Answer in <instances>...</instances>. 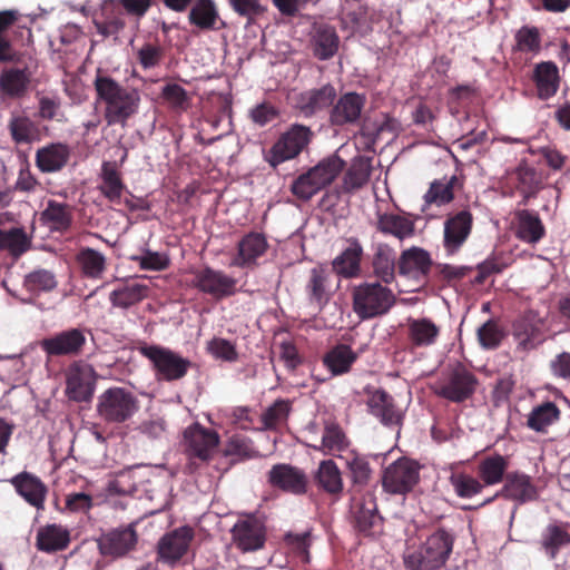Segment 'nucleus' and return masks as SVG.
Here are the masks:
<instances>
[{"mask_svg":"<svg viewBox=\"0 0 570 570\" xmlns=\"http://www.w3.org/2000/svg\"><path fill=\"white\" fill-rule=\"evenodd\" d=\"M137 542V531L132 525H128L104 534L98 541V547L101 554L119 558L134 550Z\"/></svg>","mask_w":570,"mask_h":570,"instance_id":"21","label":"nucleus"},{"mask_svg":"<svg viewBox=\"0 0 570 570\" xmlns=\"http://www.w3.org/2000/svg\"><path fill=\"white\" fill-rule=\"evenodd\" d=\"M508 468V459L499 453H494L484 456L478 462L476 474L485 488L505 481Z\"/></svg>","mask_w":570,"mask_h":570,"instance_id":"36","label":"nucleus"},{"mask_svg":"<svg viewBox=\"0 0 570 570\" xmlns=\"http://www.w3.org/2000/svg\"><path fill=\"white\" fill-rule=\"evenodd\" d=\"M30 245L31 240L23 228L0 229V250H7L12 256H20L30 248Z\"/></svg>","mask_w":570,"mask_h":570,"instance_id":"55","label":"nucleus"},{"mask_svg":"<svg viewBox=\"0 0 570 570\" xmlns=\"http://www.w3.org/2000/svg\"><path fill=\"white\" fill-rule=\"evenodd\" d=\"M395 303L393 291L381 282H362L352 288V307L362 321L387 314Z\"/></svg>","mask_w":570,"mask_h":570,"instance_id":"3","label":"nucleus"},{"mask_svg":"<svg viewBox=\"0 0 570 570\" xmlns=\"http://www.w3.org/2000/svg\"><path fill=\"white\" fill-rule=\"evenodd\" d=\"M17 493L36 509H43L48 489L36 475L21 472L11 479Z\"/></svg>","mask_w":570,"mask_h":570,"instance_id":"29","label":"nucleus"},{"mask_svg":"<svg viewBox=\"0 0 570 570\" xmlns=\"http://www.w3.org/2000/svg\"><path fill=\"white\" fill-rule=\"evenodd\" d=\"M11 140L18 146H29L41 140L40 125L29 116L12 115L7 125Z\"/></svg>","mask_w":570,"mask_h":570,"instance_id":"32","label":"nucleus"},{"mask_svg":"<svg viewBox=\"0 0 570 570\" xmlns=\"http://www.w3.org/2000/svg\"><path fill=\"white\" fill-rule=\"evenodd\" d=\"M455 535L452 531L438 528L414 550L404 556L407 570H439L443 568L453 551Z\"/></svg>","mask_w":570,"mask_h":570,"instance_id":"2","label":"nucleus"},{"mask_svg":"<svg viewBox=\"0 0 570 570\" xmlns=\"http://www.w3.org/2000/svg\"><path fill=\"white\" fill-rule=\"evenodd\" d=\"M372 166L368 158L356 157L344 174L343 188L352 191L362 188L371 177Z\"/></svg>","mask_w":570,"mask_h":570,"instance_id":"51","label":"nucleus"},{"mask_svg":"<svg viewBox=\"0 0 570 570\" xmlns=\"http://www.w3.org/2000/svg\"><path fill=\"white\" fill-rule=\"evenodd\" d=\"M139 353L151 362L157 377L167 382L183 379L191 366L188 358L159 345L145 344Z\"/></svg>","mask_w":570,"mask_h":570,"instance_id":"9","label":"nucleus"},{"mask_svg":"<svg viewBox=\"0 0 570 570\" xmlns=\"http://www.w3.org/2000/svg\"><path fill=\"white\" fill-rule=\"evenodd\" d=\"M101 17V20H95V27L104 37L116 36L125 28L122 13L114 0H106L102 3Z\"/></svg>","mask_w":570,"mask_h":570,"instance_id":"46","label":"nucleus"},{"mask_svg":"<svg viewBox=\"0 0 570 570\" xmlns=\"http://www.w3.org/2000/svg\"><path fill=\"white\" fill-rule=\"evenodd\" d=\"M268 248L266 237L256 232L246 234L237 244V254L230 265L239 268H254L257 259L262 257Z\"/></svg>","mask_w":570,"mask_h":570,"instance_id":"25","label":"nucleus"},{"mask_svg":"<svg viewBox=\"0 0 570 570\" xmlns=\"http://www.w3.org/2000/svg\"><path fill=\"white\" fill-rule=\"evenodd\" d=\"M126 186L120 177L119 171L105 163L101 169L100 193L112 204L120 205L121 196Z\"/></svg>","mask_w":570,"mask_h":570,"instance_id":"49","label":"nucleus"},{"mask_svg":"<svg viewBox=\"0 0 570 570\" xmlns=\"http://www.w3.org/2000/svg\"><path fill=\"white\" fill-rule=\"evenodd\" d=\"M463 181L456 175L444 176L441 179H434L423 196L424 204L422 212L426 213L431 206H445L453 202L455 191L462 189Z\"/></svg>","mask_w":570,"mask_h":570,"instance_id":"26","label":"nucleus"},{"mask_svg":"<svg viewBox=\"0 0 570 570\" xmlns=\"http://www.w3.org/2000/svg\"><path fill=\"white\" fill-rule=\"evenodd\" d=\"M376 229L383 234L393 235L399 239L412 236L414 223L395 214H382L377 218Z\"/></svg>","mask_w":570,"mask_h":570,"instance_id":"52","label":"nucleus"},{"mask_svg":"<svg viewBox=\"0 0 570 570\" xmlns=\"http://www.w3.org/2000/svg\"><path fill=\"white\" fill-rule=\"evenodd\" d=\"M373 274L382 283L391 284L395 278L396 253L386 244H380L373 255Z\"/></svg>","mask_w":570,"mask_h":570,"instance_id":"44","label":"nucleus"},{"mask_svg":"<svg viewBox=\"0 0 570 570\" xmlns=\"http://www.w3.org/2000/svg\"><path fill=\"white\" fill-rule=\"evenodd\" d=\"M76 262L87 278L98 279L106 271L105 255L90 247L81 248L76 256Z\"/></svg>","mask_w":570,"mask_h":570,"instance_id":"50","label":"nucleus"},{"mask_svg":"<svg viewBox=\"0 0 570 570\" xmlns=\"http://www.w3.org/2000/svg\"><path fill=\"white\" fill-rule=\"evenodd\" d=\"M539 333V327L534 324L533 320L528 316H522L512 324V335L518 346L523 351H529L537 346Z\"/></svg>","mask_w":570,"mask_h":570,"instance_id":"54","label":"nucleus"},{"mask_svg":"<svg viewBox=\"0 0 570 570\" xmlns=\"http://www.w3.org/2000/svg\"><path fill=\"white\" fill-rule=\"evenodd\" d=\"M478 384V377L464 365L458 363L443 372L431 385V390L436 396L452 403H463L473 396Z\"/></svg>","mask_w":570,"mask_h":570,"instance_id":"5","label":"nucleus"},{"mask_svg":"<svg viewBox=\"0 0 570 570\" xmlns=\"http://www.w3.org/2000/svg\"><path fill=\"white\" fill-rule=\"evenodd\" d=\"M87 343L86 334L80 328H68L40 341V347L48 357L77 356Z\"/></svg>","mask_w":570,"mask_h":570,"instance_id":"14","label":"nucleus"},{"mask_svg":"<svg viewBox=\"0 0 570 570\" xmlns=\"http://www.w3.org/2000/svg\"><path fill=\"white\" fill-rule=\"evenodd\" d=\"M163 56L161 47L151 43H145L137 52V59L144 69L158 66Z\"/></svg>","mask_w":570,"mask_h":570,"instance_id":"64","label":"nucleus"},{"mask_svg":"<svg viewBox=\"0 0 570 570\" xmlns=\"http://www.w3.org/2000/svg\"><path fill=\"white\" fill-rule=\"evenodd\" d=\"M305 289L312 304L320 307L326 304L330 299V273L322 266L312 268Z\"/></svg>","mask_w":570,"mask_h":570,"instance_id":"45","label":"nucleus"},{"mask_svg":"<svg viewBox=\"0 0 570 570\" xmlns=\"http://www.w3.org/2000/svg\"><path fill=\"white\" fill-rule=\"evenodd\" d=\"M235 547L242 552L259 550L266 541L264 522L254 514L239 519L230 530Z\"/></svg>","mask_w":570,"mask_h":570,"instance_id":"13","label":"nucleus"},{"mask_svg":"<svg viewBox=\"0 0 570 570\" xmlns=\"http://www.w3.org/2000/svg\"><path fill=\"white\" fill-rule=\"evenodd\" d=\"M337 97L333 85L326 83L320 88H313L299 94L297 98V108L305 116H313L325 109H331Z\"/></svg>","mask_w":570,"mask_h":570,"instance_id":"27","label":"nucleus"},{"mask_svg":"<svg viewBox=\"0 0 570 570\" xmlns=\"http://www.w3.org/2000/svg\"><path fill=\"white\" fill-rule=\"evenodd\" d=\"M476 335L483 348L494 350L501 344L504 333L497 321L489 320L478 328Z\"/></svg>","mask_w":570,"mask_h":570,"instance_id":"59","label":"nucleus"},{"mask_svg":"<svg viewBox=\"0 0 570 570\" xmlns=\"http://www.w3.org/2000/svg\"><path fill=\"white\" fill-rule=\"evenodd\" d=\"M194 537V529L189 525L179 527L163 535L157 546L159 560L167 563L180 560L187 553Z\"/></svg>","mask_w":570,"mask_h":570,"instance_id":"17","label":"nucleus"},{"mask_svg":"<svg viewBox=\"0 0 570 570\" xmlns=\"http://www.w3.org/2000/svg\"><path fill=\"white\" fill-rule=\"evenodd\" d=\"M366 105V96L348 91L336 97L330 109L328 121L332 126L344 127L357 125Z\"/></svg>","mask_w":570,"mask_h":570,"instance_id":"15","label":"nucleus"},{"mask_svg":"<svg viewBox=\"0 0 570 570\" xmlns=\"http://www.w3.org/2000/svg\"><path fill=\"white\" fill-rule=\"evenodd\" d=\"M71 542L70 531L57 523L40 527L36 535V547L46 553H56L66 550Z\"/></svg>","mask_w":570,"mask_h":570,"instance_id":"30","label":"nucleus"},{"mask_svg":"<svg viewBox=\"0 0 570 570\" xmlns=\"http://www.w3.org/2000/svg\"><path fill=\"white\" fill-rule=\"evenodd\" d=\"M533 81L540 99L553 97L559 89V69L552 61H542L534 67Z\"/></svg>","mask_w":570,"mask_h":570,"instance_id":"37","label":"nucleus"},{"mask_svg":"<svg viewBox=\"0 0 570 570\" xmlns=\"http://www.w3.org/2000/svg\"><path fill=\"white\" fill-rule=\"evenodd\" d=\"M515 47L522 52H539L541 36L537 27L523 26L515 33Z\"/></svg>","mask_w":570,"mask_h":570,"instance_id":"61","label":"nucleus"},{"mask_svg":"<svg viewBox=\"0 0 570 570\" xmlns=\"http://www.w3.org/2000/svg\"><path fill=\"white\" fill-rule=\"evenodd\" d=\"M95 371L90 365H72L67 374L66 393L76 402H88L95 390Z\"/></svg>","mask_w":570,"mask_h":570,"instance_id":"20","label":"nucleus"},{"mask_svg":"<svg viewBox=\"0 0 570 570\" xmlns=\"http://www.w3.org/2000/svg\"><path fill=\"white\" fill-rule=\"evenodd\" d=\"M568 523H550L541 533L540 547L549 559L554 560L559 551L570 544Z\"/></svg>","mask_w":570,"mask_h":570,"instance_id":"42","label":"nucleus"},{"mask_svg":"<svg viewBox=\"0 0 570 570\" xmlns=\"http://www.w3.org/2000/svg\"><path fill=\"white\" fill-rule=\"evenodd\" d=\"M515 236L528 244H537L546 235L544 225L538 213L521 209L515 213Z\"/></svg>","mask_w":570,"mask_h":570,"instance_id":"34","label":"nucleus"},{"mask_svg":"<svg viewBox=\"0 0 570 570\" xmlns=\"http://www.w3.org/2000/svg\"><path fill=\"white\" fill-rule=\"evenodd\" d=\"M138 410L139 401L137 396L126 387H109L98 396L97 414L108 424L125 423Z\"/></svg>","mask_w":570,"mask_h":570,"instance_id":"6","label":"nucleus"},{"mask_svg":"<svg viewBox=\"0 0 570 570\" xmlns=\"http://www.w3.org/2000/svg\"><path fill=\"white\" fill-rule=\"evenodd\" d=\"M432 266L430 254L419 247L404 250L397 262L399 274L417 281L425 279Z\"/></svg>","mask_w":570,"mask_h":570,"instance_id":"28","label":"nucleus"},{"mask_svg":"<svg viewBox=\"0 0 570 570\" xmlns=\"http://www.w3.org/2000/svg\"><path fill=\"white\" fill-rule=\"evenodd\" d=\"M23 286L30 293L50 292L56 288L57 279L50 271L36 269L24 277Z\"/></svg>","mask_w":570,"mask_h":570,"instance_id":"58","label":"nucleus"},{"mask_svg":"<svg viewBox=\"0 0 570 570\" xmlns=\"http://www.w3.org/2000/svg\"><path fill=\"white\" fill-rule=\"evenodd\" d=\"M348 247L345 248L332 263L333 269L345 278L354 277L361 268L363 248L356 238L347 239Z\"/></svg>","mask_w":570,"mask_h":570,"instance_id":"41","label":"nucleus"},{"mask_svg":"<svg viewBox=\"0 0 570 570\" xmlns=\"http://www.w3.org/2000/svg\"><path fill=\"white\" fill-rule=\"evenodd\" d=\"M366 405L368 412L383 425H399L403 419L393 396L382 389L367 391Z\"/></svg>","mask_w":570,"mask_h":570,"instance_id":"22","label":"nucleus"},{"mask_svg":"<svg viewBox=\"0 0 570 570\" xmlns=\"http://www.w3.org/2000/svg\"><path fill=\"white\" fill-rule=\"evenodd\" d=\"M292 410L289 400L278 399L262 414V423L266 430H276L284 424Z\"/></svg>","mask_w":570,"mask_h":570,"instance_id":"57","label":"nucleus"},{"mask_svg":"<svg viewBox=\"0 0 570 570\" xmlns=\"http://www.w3.org/2000/svg\"><path fill=\"white\" fill-rule=\"evenodd\" d=\"M322 445L326 453L343 451L347 445V438L337 424H327L322 435Z\"/></svg>","mask_w":570,"mask_h":570,"instance_id":"60","label":"nucleus"},{"mask_svg":"<svg viewBox=\"0 0 570 570\" xmlns=\"http://www.w3.org/2000/svg\"><path fill=\"white\" fill-rule=\"evenodd\" d=\"M340 38L333 27L321 26L313 37L314 56L320 60H328L338 50Z\"/></svg>","mask_w":570,"mask_h":570,"instance_id":"48","label":"nucleus"},{"mask_svg":"<svg viewBox=\"0 0 570 570\" xmlns=\"http://www.w3.org/2000/svg\"><path fill=\"white\" fill-rule=\"evenodd\" d=\"M559 417V407L556 403L547 401L531 411L528 415L527 425L535 432H546L547 428L557 422Z\"/></svg>","mask_w":570,"mask_h":570,"instance_id":"53","label":"nucleus"},{"mask_svg":"<svg viewBox=\"0 0 570 570\" xmlns=\"http://www.w3.org/2000/svg\"><path fill=\"white\" fill-rule=\"evenodd\" d=\"M190 274V286L215 302H220L237 293V279L222 269L204 266L193 269Z\"/></svg>","mask_w":570,"mask_h":570,"instance_id":"8","label":"nucleus"},{"mask_svg":"<svg viewBox=\"0 0 570 570\" xmlns=\"http://www.w3.org/2000/svg\"><path fill=\"white\" fill-rule=\"evenodd\" d=\"M71 149L63 142H51L36 153V165L41 173L60 171L69 161Z\"/></svg>","mask_w":570,"mask_h":570,"instance_id":"31","label":"nucleus"},{"mask_svg":"<svg viewBox=\"0 0 570 570\" xmlns=\"http://www.w3.org/2000/svg\"><path fill=\"white\" fill-rule=\"evenodd\" d=\"M509 179L514 184L524 200L533 196L539 190L541 184L540 175L525 160L520 161L509 174Z\"/></svg>","mask_w":570,"mask_h":570,"instance_id":"43","label":"nucleus"},{"mask_svg":"<svg viewBox=\"0 0 570 570\" xmlns=\"http://www.w3.org/2000/svg\"><path fill=\"white\" fill-rule=\"evenodd\" d=\"M188 21L200 30H218V22L224 27L213 0H197L189 10Z\"/></svg>","mask_w":570,"mask_h":570,"instance_id":"40","label":"nucleus"},{"mask_svg":"<svg viewBox=\"0 0 570 570\" xmlns=\"http://www.w3.org/2000/svg\"><path fill=\"white\" fill-rule=\"evenodd\" d=\"M350 513L352 524L358 533L364 537L381 533L383 518L379 513L376 499L371 492L352 494Z\"/></svg>","mask_w":570,"mask_h":570,"instance_id":"11","label":"nucleus"},{"mask_svg":"<svg viewBox=\"0 0 570 570\" xmlns=\"http://www.w3.org/2000/svg\"><path fill=\"white\" fill-rule=\"evenodd\" d=\"M314 132L308 126L302 124L291 125L271 149L265 154V160L276 168L278 165L295 159L311 144Z\"/></svg>","mask_w":570,"mask_h":570,"instance_id":"7","label":"nucleus"},{"mask_svg":"<svg viewBox=\"0 0 570 570\" xmlns=\"http://www.w3.org/2000/svg\"><path fill=\"white\" fill-rule=\"evenodd\" d=\"M33 71L26 63L23 68H8L0 75V91L10 98L23 97L29 88Z\"/></svg>","mask_w":570,"mask_h":570,"instance_id":"33","label":"nucleus"},{"mask_svg":"<svg viewBox=\"0 0 570 570\" xmlns=\"http://www.w3.org/2000/svg\"><path fill=\"white\" fill-rule=\"evenodd\" d=\"M184 439L187 453L202 461L209 460L219 443V435L217 432L206 429L199 423H195L187 428L184 432Z\"/></svg>","mask_w":570,"mask_h":570,"instance_id":"18","label":"nucleus"},{"mask_svg":"<svg viewBox=\"0 0 570 570\" xmlns=\"http://www.w3.org/2000/svg\"><path fill=\"white\" fill-rule=\"evenodd\" d=\"M440 335V325L429 317L406 320V340L411 351L435 345Z\"/></svg>","mask_w":570,"mask_h":570,"instance_id":"23","label":"nucleus"},{"mask_svg":"<svg viewBox=\"0 0 570 570\" xmlns=\"http://www.w3.org/2000/svg\"><path fill=\"white\" fill-rule=\"evenodd\" d=\"M314 482L320 490L333 497H338L344 489L341 470L333 460L320 462Z\"/></svg>","mask_w":570,"mask_h":570,"instance_id":"38","label":"nucleus"},{"mask_svg":"<svg viewBox=\"0 0 570 570\" xmlns=\"http://www.w3.org/2000/svg\"><path fill=\"white\" fill-rule=\"evenodd\" d=\"M161 97L174 109L186 110L189 106V96L178 83H167L161 90Z\"/></svg>","mask_w":570,"mask_h":570,"instance_id":"63","label":"nucleus"},{"mask_svg":"<svg viewBox=\"0 0 570 570\" xmlns=\"http://www.w3.org/2000/svg\"><path fill=\"white\" fill-rule=\"evenodd\" d=\"M449 481L455 494L463 499L473 498L484 489L479 476L475 478L466 472H454L450 475Z\"/></svg>","mask_w":570,"mask_h":570,"instance_id":"56","label":"nucleus"},{"mask_svg":"<svg viewBox=\"0 0 570 570\" xmlns=\"http://www.w3.org/2000/svg\"><path fill=\"white\" fill-rule=\"evenodd\" d=\"M207 351L215 357L226 362H235L238 353L235 345L228 340L214 337L207 343Z\"/></svg>","mask_w":570,"mask_h":570,"instance_id":"62","label":"nucleus"},{"mask_svg":"<svg viewBox=\"0 0 570 570\" xmlns=\"http://www.w3.org/2000/svg\"><path fill=\"white\" fill-rule=\"evenodd\" d=\"M345 161L337 155L322 159L307 171L298 175L291 185V193L297 199L307 202L331 185L343 171Z\"/></svg>","mask_w":570,"mask_h":570,"instance_id":"4","label":"nucleus"},{"mask_svg":"<svg viewBox=\"0 0 570 570\" xmlns=\"http://www.w3.org/2000/svg\"><path fill=\"white\" fill-rule=\"evenodd\" d=\"M267 482L272 488L294 495H303L308 489L306 473L288 463L274 464L267 473Z\"/></svg>","mask_w":570,"mask_h":570,"instance_id":"16","label":"nucleus"},{"mask_svg":"<svg viewBox=\"0 0 570 570\" xmlns=\"http://www.w3.org/2000/svg\"><path fill=\"white\" fill-rule=\"evenodd\" d=\"M94 86L98 98L106 105L104 117L109 126L125 127L138 112L141 97L137 89L122 87L114 78L101 75L96 77Z\"/></svg>","mask_w":570,"mask_h":570,"instance_id":"1","label":"nucleus"},{"mask_svg":"<svg viewBox=\"0 0 570 570\" xmlns=\"http://www.w3.org/2000/svg\"><path fill=\"white\" fill-rule=\"evenodd\" d=\"M473 222V214L468 207L446 215L443 223V247L448 255H454L463 247L472 233Z\"/></svg>","mask_w":570,"mask_h":570,"instance_id":"12","label":"nucleus"},{"mask_svg":"<svg viewBox=\"0 0 570 570\" xmlns=\"http://www.w3.org/2000/svg\"><path fill=\"white\" fill-rule=\"evenodd\" d=\"M500 495L505 499L517 501L518 503H525L528 501L535 500L538 492L529 475L512 472L505 475L504 485L502 487L501 491L498 492L494 497L483 501L480 507H484L493 502V500Z\"/></svg>","mask_w":570,"mask_h":570,"instance_id":"19","label":"nucleus"},{"mask_svg":"<svg viewBox=\"0 0 570 570\" xmlns=\"http://www.w3.org/2000/svg\"><path fill=\"white\" fill-rule=\"evenodd\" d=\"M149 286L137 282L119 284L109 294V301L114 307L129 308L149 295Z\"/></svg>","mask_w":570,"mask_h":570,"instance_id":"39","label":"nucleus"},{"mask_svg":"<svg viewBox=\"0 0 570 570\" xmlns=\"http://www.w3.org/2000/svg\"><path fill=\"white\" fill-rule=\"evenodd\" d=\"M420 481L417 462L401 458L389 464L382 473V488L389 494L406 495Z\"/></svg>","mask_w":570,"mask_h":570,"instance_id":"10","label":"nucleus"},{"mask_svg":"<svg viewBox=\"0 0 570 570\" xmlns=\"http://www.w3.org/2000/svg\"><path fill=\"white\" fill-rule=\"evenodd\" d=\"M356 360L357 354L348 345L338 344L332 347L322 357L323 365L330 372V375L321 376L313 373L312 376L317 383H325L334 376L348 373Z\"/></svg>","mask_w":570,"mask_h":570,"instance_id":"24","label":"nucleus"},{"mask_svg":"<svg viewBox=\"0 0 570 570\" xmlns=\"http://www.w3.org/2000/svg\"><path fill=\"white\" fill-rule=\"evenodd\" d=\"M40 220L50 230L65 233L72 225V207L66 203L49 200L40 214Z\"/></svg>","mask_w":570,"mask_h":570,"instance_id":"35","label":"nucleus"},{"mask_svg":"<svg viewBox=\"0 0 570 570\" xmlns=\"http://www.w3.org/2000/svg\"><path fill=\"white\" fill-rule=\"evenodd\" d=\"M345 463L348 470V476L352 481L353 494L361 493V489L368 484L372 476L368 460L362 454L350 452L345 456Z\"/></svg>","mask_w":570,"mask_h":570,"instance_id":"47","label":"nucleus"}]
</instances>
